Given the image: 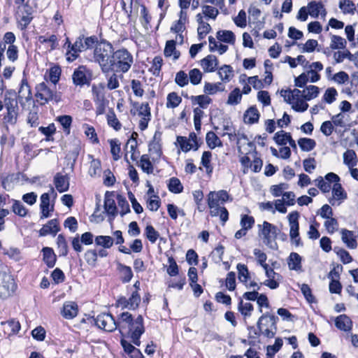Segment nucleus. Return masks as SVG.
I'll list each match as a JSON object with an SVG mask.
<instances>
[{
	"label": "nucleus",
	"instance_id": "obj_41",
	"mask_svg": "<svg viewBox=\"0 0 358 358\" xmlns=\"http://www.w3.org/2000/svg\"><path fill=\"white\" fill-rule=\"evenodd\" d=\"M224 88L221 83H210L206 82L203 87V92L207 94H215L217 92L224 91Z\"/></svg>",
	"mask_w": 358,
	"mask_h": 358
},
{
	"label": "nucleus",
	"instance_id": "obj_9",
	"mask_svg": "<svg viewBox=\"0 0 358 358\" xmlns=\"http://www.w3.org/2000/svg\"><path fill=\"white\" fill-rule=\"evenodd\" d=\"M96 325L106 331L112 332L118 327L117 320L110 313H102L94 319Z\"/></svg>",
	"mask_w": 358,
	"mask_h": 358
},
{
	"label": "nucleus",
	"instance_id": "obj_13",
	"mask_svg": "<svg viewBox=\"0 0 358 358\" xmlns=\"http://www.w3.org/2000/svg\"><path fill=\"white\" fill-rule=\"evenodd\" d=\"M60 231L59 226V221L57 219H52L48 222L47 224H44L42 228L39 230L40 236H45L47 235H52L55 236L56 234Z\"/></svg>",
	"mask_w": 358,
	"mask_h": 358
},
{
	"label": "nucleus",
	"instance_id": "obj_39",
	"mask_svg": "<svg viewBox=\"0 0 358 358\" xmlns=\"http://www.w3.org/2000/svg\"><path fill=\"white\" fill-rule=\"evenodd\" d=\"M57 245L59 256H66L69 252V248L66 238L63 234L58 235L57 238Z\"/></svg>",
	"mask_w": 358,
	"mask_h": 358
},
{
	"label": "nucleus",
	"instance_id": "obj_64",
	"mask_svg": "<svg viewBox=\"0 0 358 358\" xmlns=\"http://www.w3.org/2000/svg\"><path fill=\"white\" fill-rule=\"evenodd\" d=\"M175 82L181 87L187 85L189 83L188 75L183 71H178L176 75Z\"/></svg>",
	"mask_w": 358,
	"mask_h": 358
},
{
	"label": "nucleus",
	"instance_id": "obj_40",
	"mask_svg": "<svg viewBox=\"0 0 358 358\" xmlns=\"http://www.w3.org/2000/svg\"><path fill=\"white\" fill-rule=\"evenodd\" d=\"M320 89L318 87L315 85H309L303 90L302 97L307 101H310L319 94Z\"/></svg>",
	"mask_w": 358,
	"mask_h": 358
},
{
	"label": "nucleus",
	"instance_id": "obj_8",
	"mask_svg": "<svg viewBox=\"0 0 358 358\" xmlns=\"http://www.w3.org/2000/svg\"><path fill=\"white\" fill-rule=\"evenodd\" d=\"M92 71L85 66L81 65L76 68L73 73V83L76 86L89 85L92 80Z\"/></svg>",
	"mask_w": 358,
	"mask_h": 358
},
{
	"label": "nucleus",
	"instance_id": "obj_47",
	"mask_svg": "<svg viewBox=\"0 0 358 358\" xmlns=\"http://www.w3.org/2000/svg\"><path fill=\"white\" fill-rule=\"evenodd\" d=\"M166 107L168 108H174L177 107L182 101L180 96L176 92H171L167 96Z\"/></svg>",
	"mask_w": 358,
	"mask_h": 358
},
{
	"label": "nucleus",
	"instance_id": "obj_3",
	"mask_svg": "<svg viewBox=\"0 0 358 358\" xmlns=\"http://www.w3.org/2000/svg\"><path fill=\"white\" fill-rule=\"evenodd\" d=\"M113 51V45L105 41L97 43L94 51V60L98 62L103 73L110 71V65Z\"/></svg>",
	"mask_w": 358,
	"mask_h": 358
},
{
	"label": "nucleus",
	"instance_id": "obj_61",
	"mask_svg": "<svg viewBox=\"0 0 358 358\" xmlns=\"http://www.w3.org/2000/svg\"><path fill=\"white\" fill-rule=\"evenodd\" d=\"M117 200L118 206L121 208V211L120 213V215L123 217L124 215L131 211L129 203L125 197L120 194L117 196Z\"/></svg>",
	"mask_w": 358,
	"mask_h": 358
},
{
	"label": "nucleus",
	"instance_id": "obj_37",
	"mask_svg": "<svg viewBox=\"0 0 358 358\" xmlns=\"http://www.w3.org/2000/svg\"><path fill=\"white\" fill-rule=\"evenodd\" d=\"M298 144L301 150L305 152L311 151L316 146V142L314 139L308 138H301L298 141Z\"/></svg>",
	"mask_w": 358,
	"mask_h": 358
},
{
	"label": "nucleus",
	"instance_id": "obj_38",
	"mask_svg": "<svg viewBox=\"0 0 358 358\" xmlns=\"http://www.w3.org/2000/svg\"><path fill=\"white\" fill-rule=\"evenodd\" d=\"M347 45V41L345 38L337 35L331 36L330 48L332 50L345 49Z\"/></svg>",
	"mask_w": 358,
	"mask_h": 358
},
{
	"label": "nucleus",
	"instance_id": "obj_11",
	"mask_svg": "<svg viewBox=\"0 0 358 358\" xmlns=\"http://www.w3.org/2000/svg\"><path fill=\"white\" fill-rule=\"evenodd\" d=\"M104 209L107 214L110 216L109 221L112 222L117 215V209L115 201L114 192L107 191L106 192L104 198Z\"/></svg>",
	"mask_w": 358,
	"mask_h": 358
},
{
	"label": "nucleus",
	"instance_id": "obj_45",
	"mask_svg": "<svg viewBox=\"0 0 358 358\" xmlns=\"http://www.w3.org/2000/svg\"><path fill=\"white\" fill-rule=\"evenodd\" d=\"M62 69L59 66H54L49 69L48 80L55 86L59 82Z\"/></svg>",
	"mask_w": 358,
	"mask_h": 358
},
{
	"label": "nucleus",
	"instance_id": "obj_62",
	"mask_svg": "<svg viewBox=\"0 0 358 358\" xmlns=\"http://www.w3.org/2000/svg\"><path fill=\"white\" fill-rule=\"evenodd\" d=\"M290 134L284 131H280L275 134L273 137L274 141L278 145H285L287 141L290 138Z\"/></svg>",
	"mask_w": 358,
	"mask_h": 358
},
{
	"label": "nucleus",
	"instance_id": "obj_60",
	"mask_svg": "<svg viewBox=\"0 0 358 358\" xmlns=\"http://www.w3.org/2000/svg\"><path fill=\"white\" fill-rule=\"evenodd\" d=\"M177 143L179 144L181 150L185 152H187L192 149L194 150L195 146L193 143H190L185 136H178Z\"/></svg>",
	"mask_w": 358,
	"mask_h": 358
},
{
	"label": "nucleus",
	"instance_id": "obj_58",
	"mask_svg": "<svg viewBox=\"0 0 358 358\" xmlns=\"http://www.w3.org/2000/svg\"><path fill=\"white\" fill-rule=\"evenodd\" d=\"M145 235L152 243H155L159 237V232L152 225H148L145 227Z\"/></svg>",
	"mask_w": 358,
	"mask_h": 358
},
{
	"label": "nucleus",
	"instance_id": "obj_19",
	"mask_svg": "<svg viewBox=\"0 0 358 358\" xmlns=\"http://www.w3.org/2000/svg\"><path fill=\"white\" fill-rule=\"evenodd\" d=\"M218 61L215 55H209L201 60V66L205 72H213L217 69Z\"/></svg>",
	"mask_w": 358,
	"mask_h": 358
},
{
	"label": "nucleus",
	"instance_id": "obj_4",
	"mask_svg": "<svg viewBox=\"0 0 358 358\" xmlns=\"http://www.w3.org/2000/svg\"><path fill=\"white\" fill-rule=\"evenodd\" d=\"M35 90L36 101L41 106L48 103L50 101H55L56 103L61 101V96L57 92L56 87L51 89L45 82L36 85Z\"/></svg>",
	"mask_w": 358,
	"mask_h": 358
},
{
	"label": "nucleus",
	"instance_id": "obj_56",
	"mask_svg": "<svg viewBox=\"0 0 358 358\" xmlns=\"http://www.w3.org/2000/svg\"><path fill=\"white\" fill-rule=\"evenodd\" d=\"M118 268L122 273V282H129L133 278V272L131 267L122 264H119Z\"/></svg>",
	"mask_w": 358,
	"mask_h": 358
},
{
	"label": "nucleus",
	"instance_id": "obj_20",
	"mask_svg": "<svg viewBox=\"0 0 358 358\" xmlns=\"http://www.w3.org/2000/svg\"><path fill=\"white\" fill-rule=\"evenodd\" d=\"M160 141L161 133L156 131L153 136V140L148 145L149 152L152 154H155L157 157H160L162 154Z\"/></svg>",
	"mask_w": 358,
	"mask_h": 358
},
{
	"label": "nucleus",
	"instance_id": "obj_63",
	"mask_svg": "<svg viewBox=\"0 0 358 358\" xmlns=\"http://www.w3.org/2000/svg\"><path fill=\"white\" fill-rule=\"evenodd\" d=\"M289 236L291 239L294 241L296 246L301 245V239L299 238V224H292L289 225Z\"/></svg>",
	"mask_w": 358,
	"mask_h": 358
},
{
	"label": "nucleus",
	"instance_id": "obj_16",
	"mask_svg": "<svg viewBox=\"0 0 358 358\" xmlns=\"http://www.w3.org/2000/svg\"><path fill=\"white\" fill-rule=\"evenodd\" d=\"M54 184L59 192H66L69 188V178L67 175L57 173L54 177Z\"/></svg>",
	"mask_w": 358,
	"mask_h": 358
},
{
	"label": "nucleus",
	"instance_id": "obj_36",
	"mask_svg": "<svg viewBox=\"0 0 358 358\" xmlns=\"http://www.w3.org/2000/svg\"><path fill=\"white\" fill-rule=\"evenodd\" d=\"M217 73L224 82H229L234 76L231 66L226 64L219 69Z\"/></svg>",
	"mask_w": 358,
	"mask_h": 358
},
{
	"label": "nucleus",
	"instance_id": "obj_55",
	"mask_svg": "<svg viewBox=\"0 0 358 358\" xmlns=\"http://www.w3.org/2000/svg\"><path fill=\"white\" fill-rule=\"evenodd\" d=\"M334 251L340 257L341 261L344 264H349L352 261L351 255L347 250L338 247H335L334 248Z\"/></svg>",
	"mask_w": 358,
	"mask_h": 358
},
{
	"label": "nucleus",
	"instance_id": "obj_57",
	"mask_svg": "<svg viewBox=\"0 0 358 358\" xmlns=\"http://www.w3.org/2000/svg\"><path fill=\"white\" fill-rule=\"evenodd\" d=\"M134 135L137 136V134L134 133L132 134L131 138L130 139H129L127 142V147H128V145H129V148H130L129 152H131V159L133 161H136L138 157L139 152H136V149L137 148V142H136V138L134 137Z\"/></svg>",
	"mask_w": 358,
	"mask_h": 358
},
{
	"label": "nucleus",
	"instance_id": "obj_49",
	"mask_svg": "<svg viewBox=\"0 0 358 358\" xmlns=\"http://www.w3.org/2000/svg\"><path fill=\"white\" fill-rule=\"evenodd\" d=\"M12 210L20 217H25L27 214V209L20 201L15 199L12 201Z\"/></svg>",
	"mask_w": 358,
	"mask_h": 358
},
{
	"label": "nucleus",
	"instance_id": "obj_43",
	"mask_svg": "<svg viewBox=\"0 0 358 358\" xmlns=\"http://www.w3.org/2000/svg\"><path fill=\"white\" fill-rule=\"evenodd\" d=\"M334 58L336 63H341L345 59H348L350 61L355 60V55H352L349 50L344 52L337 51L334 53Z\"/></svg>",
	"mask_w": 358,
	"mask_h": 358
},
{
	"label": "nucleus",
	"instance_id": "obj_31",
	"mask_svg": "<svg viewBox=\"0 0 358 358\" xmlns=\"http://www.w3.org/2000/svg\"><path fill=\"white\" fill-rule=\"evenodd\" d=\"M176 41L173 40L168 41L166 43L164 54L165 57H169L173 56L174 59H178L180 57V52L176 49Z\"/></svg>",
	"mask_w": 358,
	"mask_h": 358
},
{
	"label": "nucleus",
	"instance_id": "obj_7",
	"mask_svg": "<svg viewBox=\"0 0 358 358\" xmlns=\"http://www.w3.org/2000/svg\"><path fill=\"white\" fill-rule=\"evenodd\" d=\"M16 289V284L13 276L3 271H0V299H7Z\"/></svg>",
	"mask_w": 358,
	"mask_h": 358
},
{
	"label": "nucleus",
	"instance_id": "obj_12",
	"mask_svg": "<svg viewBox=\"0 0 358 358\" xmlns=\"http://www.w3.org/2000/svg\"><path fill=\"white\" fill-rule=\"evenodd\" d=\"M83 39V37L81 36L77 38L74 43L71 45V50H68L66 52V60L69 62H72L76 60L78 57L79 52L85 50Z\"/></svg>",
	"mask_w": 358,
	"mask_h": 358
},
{
	"label": "nucleus",
	"instance_id": "obj_18",
	"mask_svg": "<svg viewBox=\"0 0 358 358\" xmlns=\"http://www.w3.org/2000/svg\"><path fill=\"white\" fill-rule=\"evenodd\" d=\"M3 106L6 109L18 108L17 94L13 90H7L4 94Z\"/></svg>",
	"mask_w": 358,
	"mask_h": 358
},
{
	"label": "nucleus",
	"instance_id": "obj_5",
	"mask_svg": "<svg viewBox=\"0 0 358 358\" xmlns=\"http://www.w3.org/2000/svg\"><path fill=\"white\" fill-rule=\"evenodd\" d=\"M259 236L262 237L264 243L271 249L277 248L275 239L280 230L276 226L264 221L262 224H259Z\"/></svg>",
	"mask_w": 358,
	"mask_h": 358
},
{
	"label": "nucleus",
	"instance_id": "obj_33",
	"mask_svg": "<svg viewBox=\"0 0 358 358\" xmlns=\"http://www.w3.org/2000/svg\"><path fill=\"white\" fill-rule=\"evenodd\" d=\"M108 124L113 127L115 131H120L122 128V124L117 118L113 109H110L106 115Z\"/></svg>",
	"mask_w": 358,
	"mask_h": 358
},
{
	"label": "nucleus",
	"instance_id": "obj_30",
	"mask_svg": "<svg viewBox=\"0 0 358 358\" xmlns=\"http://www.w3.org/2000/svg\"><path fill=\"white\" fill-rule=\"evenodd\" d=\"M217 38L224 43L234 44L236 37L233 31L229 30H220L217 32Z\"/></svg>",
	"mask_w": 358,
	"mask_h": 358
},
{
	"label": "nucleus",
	"instance_id": "obj_14",
	"mask_svg": "<svg viewBox=\"0 0 358 358\" xmlns=\"http://www.w3.org/2000/svg\"><path fill=\"white\" fill-rule=\"evenodd\" d=\"M40 209L41 211V219L49 217L50 216V212L54 210V206L50 205L49 193H44L41 196Z\"/></svg>",
	"mask_w": 358,
	"mask_h": 358
},
{
	"label": "nucleus",
	"instance_id": "obj_24",
	"mask_svg": "<svg viewBox=\"0 0 358 358\" xmlns=\"http://www.w3.org/2000/svg\"><path fill=\"white\" fill-rule=\"evenodd\" d=\"M333 198L329 199V203L334 205V201L344 200L347 198V194L345 192L341 184L339 182L334 183L332 187Z\"/></svg>",
	"mask_w": 358,
	"mask_h": 358
},
{
	"label": "nucleus",
	"instance_id": "obj_35",
	"mask_svg": "<svg viewBox=\"0 0 358 358\" xmlns=\"http://www.w3.org/2000/svg\"><path fill=\"white\" fill-rule=\"evenodd\" d=\"M206 143L210 149H214L216 147H222V143L218 136L213 131H209L206 137Z\"/></svg>",
	"mask_w": 358,
	"mask_h": 358
},
{
	"label": "nucleus",
	"instance_id": "obj_6",
	"mask_svg": "<svg viewBox=\"0 0 358 358\" xmlns=\"http://www.w3.org/2000/svg\"><path fill=\"white\" fill-rule=\"evenodd\" d=\"M278 317L268 313L263 314L258 320L257 328L267 338H273L277 330Z\"/></svg>",
	"mask_w": 358,
	"mask_h": 358
},
{
	"label": "nucleus",
	"instance_id": "obj_22",
	"mask_svg": "<svg viewBox=\"0 0 358 358\" xmlns=\"http://www.w3.org/2000/svg\"><path fill=\"white\" fill-rule=\"evenodd\" d=\"M18 98L20 99H24L27 101L32 99L31 87L26 78H23L21 80L20 87L18 91Z\"/></svg>",
	"mask_w": 358,
	"mask_h": 358
},
{
	"label": "nucleus",
	"instance_id": "obj_25",
	"mask_svg": "<svg viewBox=\"0 0 358 358\" xmlns=\"http://www.w3.org/2000/svg\"><path fill=\"white\" fill-rule=\"evenodd\" d=\"M342 241L350 249H355L357 246L355 236L352 231L348 229H342L341 231Z\"/></svg>",
	"mask_w": 358,
	"mask_h": 358
},
{
	"label": "nucleus",
	"instance_id": "obj_2",
	"mask_svg": "<svg viewBox=\"0 0 358 358\" xmlns=\"http://www.w3.org/2000/svg\"><path fill=\"white\" fill-rule=\"evenodd\" d=\"M133 62V56L127 49L117 50L113 53L109 64L110 71L126 73L130 69Z\"/></svg>",
	"mask_w": 358,
	"mask_h": 358
},
{
	"label": "nucleus",
	"instance_id": "obj_29",
	"mask_svg": "<svg viewBox=\"0 0 358 358\" xmlns=\"http://www.w3.org/2000/svg\"><path fill=\"white\" fill-rule=\"evenodd\" d=\"M287 264L290 270H301V257L296 252H291L287 259Z\"/></svg>",
	"mask_w": 358,
	"mask_h": 358
},
{
	"label": "nucleus",
	"instance_id": "obj_1",
	"mask_svg": "<svg viewBox=\"0 0 358 358\" xmlns=\"http://www.w3.org/2000/svg\"><path fill=\"white\" fill-rule=\"evenodd\" d=\"M117 325L122 337L130 338L131 342L137 346L141 345L140 338L145 332L142 315H139L134 320L130 313L124 312L117 319Z\"/></svg>",
	"mask_w": 358,
	"mask_h": 358
},
{
	"label": "nucleus",
	"instance_id": "obj_46",
	"mask_svg": "<svg viewBox=\"0 0 358 358\" xmlns=\"http://www.w3.org/2000/svg\"><path fill=\"white\" fill-rule=\"evenodd\" d=\"M114 239L109 236H98L95 238V243L104 248H110L113 246Z\"/></svg>",
	"mask_w": 358,
	"mask_h": 358
},
{
	"label": "nucleus",
	"instance_id": "obj_50",
	"mask_svg": "<svg viewBox=\"0 0 358 358\" xmlns=\"http://www.w3.org/2000/svg\"><path fill=\"white\" fill-rule=\"evenodd\" d=\"M242 98V94L239 88H235L231 91L228 96L227 103L229 105L235 106L238 104Z\"/></svg>",
	"mask_w": 358,
	"mask_h": 358
},
{
	"label": "nucleus",
	"instance_id": "obj_26",
	"mask_svg": "<svg viewBox=\"0 0 358 358\" xmlns=\"http://www.w3.org/2000/svg\"><path fill=\"white\" fill-rule=\"evenodd\" d=\"M43 259L49 268H52L55 265L57 260L56 255L51 248L45 247L42 250Z\"/></svg>",
	"mask_w": 358,
	"mask_h": 358
},
{
	"label": "nucleus",
	"instance_id": "obj_48",
	"mask_svg": "<svg viewBox=\"0 0 358 358\" xmlns=\"http://www.w3.org/2000/svg\"><path fill=\"white\" fill-rule=\"evenodd\" d=\"M139 166L141 169L148 174L153 172L154 168L148 155H143L141 156L139 162Z\"/></svg>",
	"mask_w": 358,
	"mask_h": 358
},
{
	"label": "nucleus",
	"instance_id": "obj_53",
	"mask_svg": "<svg viewBox=\"0 0 358 358\" xmlns=\"http://www.w3.org/2000/svg\"><path fill=\"white\" fill-rule=\"evenodd\" d=\"M238 270V280L242 282H247L250 278V273L247 266L243 264H238L236 266Z\"/></svg>",
	"mask_w": 358,
	"mask_h": 358
},
{
	"label": "nucleus",
	"instance_id": "obj_51",
	"mask_svg": "<svg viewBox=\"0 0 358 358\" xmlns=\"http://www.w3.org/2000/svg\"><path fill=\"white\" fill-rule=\"evenodd\" d=\"M169 190L173 193L178 194L182 192L183 187L180 180L173 177L169 180L168 184Z\"/></svg>",
	"mask_w": 358,
	"mask_h": 358
},
{
	"label": "nucleus",
	"instance_id": "obj_28",
	"mask_svg": "<svg viewBox=\"0 0 358 358\" xmlns=\"http://www.w3.org/2000/svg\"><path fill=\"white\" fill-rule=\"evenodd\" d=\"M280 94L284 97V99L287 103H292V100L295 99H299V97L302 96L303 91H301L298 89H294L293 90H282Z\"/></svg>",
	"mask_w": 358,
	"mask_h": 358
},
{
	"label": "nucleus",
	"instance_id": "obj_44",
	"mask_svg": "<svg viewBox=\"0 0 358 358\" xmlns=\"http://www.w3.org/2000/svg\"><path fill=\"white\" fill-rule=\"evenodd\" d=\"M13 174L0 176L1 185L4 190L9 192L13 189Z\"/></svg>",
	"mask_w": 358,
	"mask_h": 358
},
{
	"label": "nucleus",
	"instance_id": "obj_34",
	"mask_svg": "<svg viewBox=\"0 0 358 358\" xmlns=\"http://www.w3.org/2000/svg\"><path fill=\"white\" fill-rule=\"evenodd\" d=\"M343 163L349 168L357 165V155L353 150H348L343 154Z\"/></svg>",
	"mask_w": 358,
	"mask_h": 358
},
{
	"label": "nucleus",
	"instance_id": "obj_52",
	"mask_svg": "<svg viewBox=\"0 0 358 358\" xmlns=\"http://www.w3.org/2000/svg\"><path fill=\"white\" fill-rule=\"evenodd\" d=\"M212 154L210 151H204L201 157V164L205 167L208 174L213 172V166L210 164Z\"/></svg>",
	"mask_w": 358,
	"mask_h": 358
},
{
	"label": "nucleus",
	"instance_id": "obj_42",
	"mask_svg": "<svg viewBox=\"0 0 358 358\" xmlns=\"http://www.w3.org/2000/svg\"><path fill=\"white\" fill-rule=\"evenodd\" d=\"M6 110V114L4 115L3 117L5 122L11 125L15 124L17 121V117L19 115V108L14 109H8Z\"/></svg>",
	"mask_w": 358,
	"mask_h": 358
},
{
	"label": "nucleus",
	"instance_id": "obj_10",
	"mask_svg": "<svg viewBox=\"0 0 358 358\" xmlns=\"http://www.w3.org/2000/svg\"><path fill=\"white\" fill-rule=\"evenodd\" d=\"M132 106L138 112V115L141 116L139 121V129L144 131L148 128V122L151 120L150 108L148 103H142L140 104L138 102L132 103Z\"/></svg>",
	"mask_w": 358,
	"mask_h": 358
},
{
	"label": "nucleus",
	"instance_id": "obj_54",
	"mask_svg": "<svg viewBox=\"0 0 358 358\" xmlns=\"http://www.w3.org/2000/svg\"><path fill=\"white\" fill-rule=\"evenodd\" d=\"M110 145V152L113 156V159L115 161H117L120 158V143L117 139H111L109 141Z\"/></svg>",
	"mask_w": 358,
	"mask_h": 358
},
{
	"label": "nucleus",
	"instance_id": "obj_17",
	"mask_svg": "<svg viewBox=\"0 0 358 358\" xmlns=\"http://www.w3.org/2000/svg\"><path fill=\"white\" fill-rule=\"evenodd\" d=\"M308 13L313 17H317L320 14L324 17L327 15L324 4L321 2L311 1L308 4Z\"/></svg>",
	"mask_w": 358,
	"mask_h": 358
},
{
	"label": "nucleus",
	"instance_id": "obj_59",
	"mask_svg": "<svg viewBox=\"0 0 358 358\" xmlns=\"http://www.w3.org/2000/svg\"><path fill=\"white\" fill-rule=\"evenodd\" d=\"M202 73L199 69H193L189 71L188 78L189 80L192 85H196L201 83L202 80Z\"/></svg>",
	"mask_w": 358,
	"mask_h": 358
},
{
	"label": "nucleus",
	"instance_id": "obj_32",
	"mask_svg": "<svg viewBox=\"0 0 358 358\" xmlns=\"http://www.w3.org/2000/svg\"><path fill=\"white\" fill-rule=\"evenodd\" d=\"M56 121L62 126L64 132L69 135L71 132V126L73 121L71 116L68 115H60L57 117Z\"/></svg>",
	"mask_w": 358,
	"mask_h": 358
},
{
	"label": "nucleus",
	"instance_id": "obj_23",
	"mask_svg": "<svg viewBox=\"0 0 358 358\" xmlns=\"http://www.w3.org/2000/svg\"><path fill=\"white\" fill-rule=\"evenodd\" d=\"M259 115V113L257 108L252 106L245 112L243 120L245 123L252 124L258 122Z\"/></svg>",
	"mask_w": 358,
	"mask_h": 358
},
{
	"label": "nucleus",
	"instance_id": "obj_27",
	"mask_svg": "<svg viewBox=\"0 0 358 358\" xmlns=\"http://www.w3.org/2000/svg\"><path fill=\"white\" fill-rule=\"evenodd\" d=\"M190 99L193 105L198 104L199 108L202 109L207 108L208 105L212 103V99L206 94L192 96Z\"/></svg>",
	"mask_w": 358,
	"mask_h": 358
},
{
	"label": "nucleus",
	"instance_id": "obj_15",
	"mask_svg": "<svg viewBox=\"0 0 358 358\" xmlns=\"http://www.w3.org/2000/svg\"><path fill=\"white\" fill-rule=\"evenodd\" d=\"M78 305L73 301L65 302L61 311L62 315L67 320H71L78 315Z\"/></svg>",
	"mask_w": 358,
	"mask_h": 358
},
{
	"label": "nucleus",
	"instance_id": "obj_21",
	"mask_svg": "<svg viewBox=\"0 0 358 358\" xmlns=\"http://www.w3.org/2000/svg\"><path fill=\"white\" fill-rule=\"evenodd\" d=\"M335 325L340 330L348 331L352 329V321L346 315H341L336 318Z\"/></svg>",
	"mask_w": 358,
	"mask_h": 358
}]
</instances>
